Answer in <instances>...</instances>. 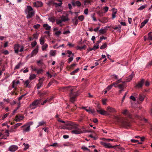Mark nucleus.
Returning <instances> with one entry per match:
<instances>
[{
	"mask_svg": "<svg viewBox=\"0 0 152 152\" xmlns=\"http://www.w3.org/2000/svg\"><path fill=\"white\" fill-rule=\"evenodd\" d=\"M58 121L64 124L62 125V128L68 130L75 129L74 130L72 131V133H81L80 129L77 127V125L74 124L73 122L68 121L65 122L59 119Z\"/></svg>",
	"mask_w": 152,
	"mask_h": 152,
	"instance_id": "nucleus-1",
	"label": "nucleus"
},
{
	"mask_svg": "<svg viewBox=\"0 0 152 152\" xmlns=\"http://www.w3.org/2000/svg\"><path fill=\"white\" fill-rule=\"evenodd\" d=\"M61 91L64 92H66L67 91H70V100L72 102H73L75 100L76 97L77 96V94H74L73 93V88L70 86H67L62 87L61 90Z\"/></svg>",
	"mask_w": 152,
	"mask_h": 152,
	"instance_id": "nucleus-2",
	"label": "nucleus"
},
{
	"mask_svg": "<svg viewBox=\"0 0 152 152\" xmlns=\"http://www.w3.org/2000/svg\"><path fill=\"white\" fill-rule=\"evenodd\" d=\"M118 121L121 122V125L122 126L126 129H128L131 126V124L130 121L126 119L121 120V119L118 117H116Z\"/></svg>",
	"mask_w": 152,
	"mask_h": 152,
	"instance_id": "nucleus-3",
	"label": "nucleus"
},
{
	"mask_svg": "<svg viewBox=\"0 0 152 152\" xmlns=\"http://www.w3.org/2000/svg\"><path fill=\"white\" fill-rule=\"evenodd\" d=\"M25 13L27 15L26 18H32L34 15L35 12L32 8L30 6H27L25 10Z\"/></svg>",
	"mask_w": 152,
	"mask_h": 152,
	"instance_id": "nucleus-4",
	"label": "nucleus"
},
{
	"mask_svg": "<svg viewBox=\"0 0 152 152\" xmlns=\"http://www.w3.org/2000/svg\"><path fill=\"white\" fill-rule=\"evenodd\" d=\"M23 46H20L18 44H15L14 46L15 52L17 54H18L19 52H22L23 50Z\"/></svg>",
	"mask_w": 152,
	"mask_h": 152,
	"instance_id": "nucleus-5",
	"label": "nucleus"
},
{
	"mask_svg": "<svg viewBox=\"0 0 152 152\" xmlns=\"http://www.w3.org/2000/svg\"><path fill=\"white\" fill-rule=\"evenodd\" d=\"M40 102V99H36L34 100L31 104L30 107L31 109H34L37 107L38 105Z\"/></svg>",
	"mask_w": 152,
	"mask_h": 152,
	"instance_id": "nucleus-6",
	"label": "nucleus"
},
{
	"mask_svg": "<svg viewBox=\"0 0 152 152\" xmlns=\"http://www.w3.org/2000/svg\"><path fill=\"white\" fill-rule=\"evenodd\" d=\"M101 145H103L105 147L108 148H113L117 146V145L115 146H113L111 145L110 143H107L103 142H101Z\"/></svg>",
	"mask_w": 152,
	"mask_h": 152,
	"instance_id": "nucleus-7",
	"label": "nucleus"
},
{
	"mask_svg": "<svg viewBox=\"0 0 152 152\" xmlns=\"http://www.w3.org/2000/svg\"><path fill=\"white\" fill-rule=\"evenodd\" d=\"M96 111L99 114L102 115H109V114L107 111L104 110L102 109L100 110H96Z\"/></svg>",
	"mask_w": 152,
	"mask_h": 152,
	"instance_id": "nucleus-8",
	"label": "nucleus"
},
{
	"mask_svg": "<svg viewBox=\"0 0 152 152\" xmlns=\"http://www.w3.org/2000/svg\"><path fill=\"white\" fill-rule=\"evenodd\" d=\"M18 148L17 146L13 145L10 146L9 148V151L11 152H14L16 151Z\"/></svg>",
	"mask_w": 152,
	"mask_h": 152,
	"instance_id": "nucleus-9",
	"label": "nucleus"
},
{
	"mask_svg": "<svg viewBox=\"0 0 152 152\" xmlns=\"http://www.w3.org/2000/svg\"><path fill=\"white\" fill-rule=\"evenodd\" d=\"M44 80V77L40 78L39 79V83L37 85V88L38 89H39L42 87L43 83V82Z\"/></svg>",
	"mask_w": 152,
	"mask_h": 152,
	"instance_id": "nucleus-10",
	"label": "nucleus"
},
{
	"mask_svg": "<svg viewBox=\"0 0 152 152\" xmlns=\"http://www.w3.org/2000/svg\"><path fill=\"white\" fill-rule=\"evenodd\" d=\"M107 112L109 113H114L116 112V111L115 109L110 107H107Z\"/></svg>",
	"mask_w": 152,
	"mask_h": 152,
	"instance_id": "nucleus-11",
	"label": "nucleus"
},
{
	"mask_svg": "<svg viewBox=\"0 0 152 152\" xmlns=\"http://www.w3.org/2000/svg\"><path fill=\"white\" fill-rule=\"evenodd\" d=\"M38 51V48H36L34 50H33L31 54V57H32L33 56L37 54Z\"/></svg>",
	"mask_w": 152,
	"mask_h": 152,
	"instance_id": "nucleus-12",
	"label": "nucleus"
},
{
	"mask_svg": "<svg viewBox=\"0 0 152 152\" xmlns=\"http://www.w3.org/2000/svg\"><path fill=\"white\" fill-rule=\"evenodd\" d=\"M134 75V72H132L131 74L127 77V79L126 80L127 81L129 82L132 79Z\"/></svg>",
	"mask_w": 152,
	"mask_h": 152,
	"instance_id": "nucleus-13",
	"label": "nucleus"
},
{
	"mask_svg": "<svg viewBox=\"0 0 152 152\" xmlns=\"http://www.w3.org/2000/svg\"><path fill=\"white\" fill-rule=\"evenodd\" d=\"M20 83V81L19 80H18L17 81H16L15 80H14L12 82V87L13 88H15L16 86L18 84Z\"/></svg>",
	"mask_w": 152,
	"mask_h": 152,
	"instance_id": "nucleus-14",
	"label": "nucleus"
},
{
	"mask_svg": "<svg viewBox=\"0 0 152 152\" xmlns=\"http://www.w3.org/2000/svg\"><path fill=\"white\" fill-rule=\"evenodd\" d=\"M145 97V96L144 95L142 94H140L139 96L138 99L140 101H142L144 100Z\"/></svg>",
	"mask_w": 152,
	"mask_h": 152,
	"instance_id": "nucleus-15",
	"label": "nucleus"
},
{
	"mask_svg": "<svg viewBox=\"0 0 152 152\" xmlns=\"http://www.w3.org/2000/svg\"><path fill=\"white\" fill-rule=\"evenodd\" d=\"M60 18L63 22H65L69 20V19L67 16L62 15L60 17Z\"/></svg>",
	"mask_w": 152,
	"mask_h": 152,
	"instance_id": "nucleus-16",
	"label": "nucleus"
},
{
	"mask_svg": "<svg viewBox=\"0 0 152 152\" xmlns=\"http://www.w3.org/2000/svg\"><path fill=\"white\" fill-rule=\"evenodd\" d=\"M43 26L44 28L47 30H50L51 28V26L47 24H44Z\"/></svg>",
	"mask_w": 152,
	"mask_h": 152,
	"instance_id": "nucleus-17",
	"label": "nucleus"
},
{
	"mask_svg": "<svg viewBox=\"0 0 152 152\" xmlns=\"http://www.w3.org/2000/svg\"><path fill=\"white\" fill-rule=\"evenodd\" d=\"M42 3L41 2L39 1H37L35 3L34 6L36 7H38L42 6Z\"/></svg>",
	"mask_w": 152,
	"mask_h": 152,
	"instance_id": "nucleus-18",
	"label": "nucleus"
},
{
	"mask_svg": "<svg viewBox=\"0 0 152 152\" xmlns=\"http://www.w3.org/2000/svg\"><path fill=\"white\" fill-rule=\"evenodd\" d=\"M16 121H19L22 120L23 118V117L22 116H16L15 117Z\"/></svg>",
	"mask_w": 152,
	"mask_h": 152,
	"instance_id": "nucleus-19",
	"label": "nucleus"
},
{
	"mask_svg": "<svg viewBox=\"0 0 152 152\" xmlns=\"http://www.w3.org/2000/svg\"><path fill=\"white\" fill-rule=\"evenodd\" d=\"M144 80L143 79H142L138 83V84L136 85V86L139 88L141 87L142 86Z\"/></svg>",
	"mask_w": 152,
	"mask_h": 152,
	"instance_id": "nucleus-20",
	"label": "nucleus"
},
{
	"mask_svg": "<svg viewBox=\"0 0 152 152\" xmlns=\"http://www.w3.org/2000/svg\"><path fill=\"white\" fill-rule=\"evenodd\" d=\"M4 134H0V139H6L7 137L9 136V134H6V136Z\"/></svg>",
	"mask_w": 152,
	"mask_h": 152,
	"instance_id": "nucleus-21",
	"label": "nucleus"
},
{
	"mask_svg": "<svg viewBox=\"0 0 152 152\" xmlns=\"http://www.w3.org/2000/svg\"><path fill=\"white\" fill-rule=\"evenodd\" d=\"M77 18V17H75L72 19L73 24L75 25H77L78 23V20Z\"/></svg>",
	"mask_w": 152,
	"mask_h": 152,
	"instance_id": "nucleus-22",
	"label": "nucleus"
},
{
	"mask_svg": "<svg viewBox=\"0 0 152 152\" xmlns=\"http://www.w3.org/2000/svg\"><path fill=\"white\" fill-rule=\"evenodd\" d=\"M45 38L44 37H41L39 39L40 43L41 45H43L45 42Z\"/></svg>",
	"mask_w": 152,
	"mask_h": 152,
	"instance_id": "nucleus-23",
	"label": "nucleus"
},
{
	"mask_svg": "<svg viewBox=\"0 0 152 152\" xmlns=\"http://www.w3.org/2000/svg\"><path fill=\"white\" fill-rule=\"evenodd\" d=\"M23 83H24V85L25 87H27L28 86L29 84L30 83V81L28 80H27L26 81H23Z\"/></svg>",
	"mask_w": 152,
	"mask_h": 152,
	"instance_id": "nucleus-24",
	"label": "nucleus"
},
{
	"mask_svg": "<svg viewBox=\"0 0 152 152\" xmlns=\"http://www.w3.org/2000/svg\"><path fill=\"white\" fill-rule=\"evenodd\" d=\"M49 20L53 23L56 20L55 18L53 17H51L48 18Z\"/></svg>",
	"mask_w": 152,
	"mask_h": 152,
	"instance_id": "nucleus-25",
	"label": "nucleus"
},
{
	"mask_svg": "<svg viewBox=\"0 0 152 152\" xmlns=\"http://www.w3.org/2000/svg\"><path fill=\"white\" fill-rule=\"evenodd\" d=\"M61 19H56V23L57 25H59L60 26H62L61 23L63 22Z\"/></svg>",
	"mask_w": 152,
	"mask_h": 152,
	"instance_id": "nucleus-26",
	"label": "nucleus"
},
{
	"mask_svg": "<svg viewBox=\"0 0 152 152\" xmlns=\"http://www.w3.org/2000/svg\"><path fill=\"white\" fill-rule=\"evenodd\" d=\"M42 50L44 51L45 50L48 48V45L46 44H44L43 45H42Z\"/></svg>",
	"mask_w": 152,
	"mask_h": 152,
	"instance_id": "nucleus-27",
	"label": "nucleus"
},
{
	"mask_svg": "<svg viewBox=\"0 0 152 152\" xmlns=\"http://www.w3.org/2000/svg\"><path fill=\"white\" fill-rule=\"evenodd\" d=\"M99 32L102 34H104L106 32V30L105 29L101 28L99 31Z\"/></svg>",
	"mask_w": 152,
	"mask_h": 152,
	"instance_id": "nucleus-28",
	"label": "nucleus"
},
{
	"mask_svg": "<svg viewBox=\"0 0 152 152\" xmlns=\"http://www.w3.org/2000/svg\"><path fill=\"white\" fill-rule=\"evenodd\" d=\"M27 126L26 127L23 129L24 132H27L29 131L30 129V127L29 126ZM25 127V126H24Z\"/></svg>",
	"mask_w": 152,
	"mask_h": 152,
	"instance_id": "nucleus-29",
	"label": "nucleus"
},
{
	"mask_svg": "<svg viewBox=\"0 0 152 152\" xmlns=\"http://www.w3.org/2000/svg\"><path fill=\"white\" fill-rule=\"evenodd\" d=\"M50 53L51 56H54L56 55V51L51 50Z\"/></svg>",
	"mask_w": 152,
	"mask_h": 152,
	"instance_id": "nucleus-30",
	"label": "nucleus"
},
{
	"mask_svg": "<svg viewBox=\"0 0 152 152\" xmlns=\"http://www.w3.org/2000/svg\"><path fill=\"white\" fill-rule=\"evenodd\" d=\"M33 124V122L32 121H30V122H29L27 123L25 125L22 126H21V127L22 128L23 127L25 126H29V127H30V126L31 125H32Z\"/></svg>",
	"mask_w": 152,
	"mask_h": 152,
	"instance_id": "nucleus-31",
	"label": "nucleus"
},
{
	"mask_svg": "<svg viewBox=\"0 0 152 152\" xmlns=\"http://www.w3.org/2000/svg\"><path fill=\"white\" fill-rule=\"evenodd\" d=\"M23 145L25 147L24 148V150H26L29 147V145L28 144L24 143L23 144Z\"/></svg>",
	"mask_w": 152,
	"mask_h": 152,
	"instance_id": "nucleus-32",
	"label": "nucleus"
},
{
	"mask_svg": "<svg viewBox=\"0 0 152 152\" xmlns=\"http://www.w3.org/2000/svg\"><path fill=\"white\" fill-rule=\"evenodd\" d=\"M36 77V75L35 74H32L30 75V77H29V79L30 80H31L34 79Z\"/></svg>",
	"mask_w": 152,
	"mask_h": 152,
	"instance_id": "nucleus-33",
	"label": "nucleus"
},
{
	"mask_svg": "<svg viewBox=\"0 0 152 152\" xmlns=\"http://www.w3.org/2000/svg\"><path fill=\"white\" fill-rule=\"evenodd\" d=\"M67 52L68 54H69V55L68 56V57H70V56L71 55H72V56H74V54L71 51L69 50H67Z\"/></svg>",
	"mask_w": 152,
	"mask_h": 152,
	"instance_id": "nucleus-34",
	"label": "nucleus"
},
{
	"mask_svg": "<svg viewBox=\"0 0 152 152\" xmlns=\"http://www.w3.org/2000/svg\"><path fill=\"white\" fill-rule=\"evenodd\" d=\"M86 47V46L85 45H84L82 47H80L79 46H77V50H81L82 49H84Z\"/></svg>",
	"mask_w": 152,
	"mask_h": 152,
	"instance_id": "nucleus-35",
	"label": "nucleus"
},
{
	"mask_svg": "<svg viewBox=\"0 0 152 152\" xmlns=\"http://www.w3.org/2000/svg\"><path fill=\"white\" fill-rule=\"evenodd\" d=\"M152 33L151 32H150L148 34V39L149 40H152V35L151 34Z\"/></svg>",
	"mask_w": 152,
	"mask_h": 152,
	"instance_id": "nucleus-36",
	"label": "nucleus"
},
{
	"mask_svg": "<svg viewBox=\"0 0 152 152\" xmlns=\"http://www.w3.org/2000/svg\"><path fill=\"white\" fill-rule=\"evenodd\" d=\"M50 146H52L54 147H56L58 146V143L57 142H55L53 144H50L49 145Z\"/></svg>",
	"mask_w": 152,
	"mask_h": 152,
	"instance_id": "nucleus-37",
	"label": "nucleus"
},
{
	"mask_svg": "<svg viewBox=\"0 0 152 152\" xmlns=\"http://www.w3.org/2000/svg\"><path fill=\"white\" fill-rule=\"evenodd\" d=\"M79 70V69L78 68L77 69L75 70H74V71L70 73V74L71 75H73L75 73H77L78 70Z\"/></svg>",
	"mask_w": 152,
	"mask_h": 152,
	"instance_id": "nucleus-38",
	"label": "nucleus"
},
{
	"mask_svg": "<svg viewBox=\"0 0 152 152\" xmlns=\"http://www.w3.org/2000/svg\"><path fill=\"white\" fill-rule=\"evenodd\" d=\"M84 18V17L83 15H80L78 17V19L81 21H83Z\"/></svg>",
	"mask_w": 152,
	"mask_h": 152,
	"instance_id": "nucleus-39",
	"label": "nucleus"
},
{
	"mask_svg": "<svg viewBox=\"0 0 152 152\" xmlns=\"http://www.w3.org/2000/svg\"><path fill=\"white\" fill-rule=\"evenodd\" d=\"M107 47V45L106 43H104L103 44V45H102L100 47V49H102L105 48Z\"/></svg>",
	"mask_w": 152,
	"mask_h": 152,
	"instance_id": "nucleus-40",
	"label": "nucleus"
},
{
	"mask_svg": "<svg viewBox=\"0 0 152 152\" xmlns=\"http://www.w3.org/2000/svg\"><path fill=\"white\" fill-rule=\"evenodd\" d=\"M56 81V80H54L52 81H51L50 82L48 85L47 88L49 87L51 85H52V84L54 82H55Z\"/></svg>",
	"mask_w": 152,
	"mask_h": 152,
	"instance_id": "nucleus-41",
	"label": "nucleus"
},
{
	"mask_svg": "<svg viewBox=\"0 0 152 152\" xmlns=\"http://www.w3.org/2000/svg\"><path fill=\"white\" fill-rule=\"evenodd\" d=\"M45 123L43 121H42L41 122H39L38 123V125L37 126V127H39L40 126H41L45 124Z\"/></svg>",
	"mask_w": 152,
	"mask_h": 152,
	"instance_id": "nucleus-42",
	"label": "nucleus"
},
{
	"mask_svg": "<svg viewBox=\"0 0 152 152\" xmlns=\"http://www.w3.org/2000/svg\"><path fill=\"white\" fill-rule=\"evenodd\" d=\"M91 0H85L84 3L85 4L87 5L91 3Z\"/></svg>",
	"mask_w": 152,
	"mask_h": 152,
	"instance_id": "nucleus-43",
	"label": "nucleus"
},
{
	"mask_svg": "<svg viewBox=\"0 0 152 152\" xmlns=\"http://www.w3.org/2000/svg\"><path fill=\"white\" fill-rule=\"evenodd\" d=\"M89 136L93 138L94 140H96L97 138V136H93L92 134H91L89 135Z\"/></svg>",
	"mask_w": 152,
	"mask_h": 152,
	"instance_id": "nucleus-44",
	"label": "nucleus"
},
{
	"mask_svg": "<svg viewBox=\"0 0 152 152\" xmlns=\"http://www.w3.org/2000/svg\"><path fill=\"white\" fill-rule=\"evenodd\" d=\"M145 7V6L144 5H142L138 9V10H142L144 9Z\"/></svg>",
	"mask_w": 152,
	"mask_h": 152,
	"instance_id": "nucleus-45",
	"label": "nucleus"
},
{
	"mask_svg": "<svg viewBox=\"0 0 152 152\" xmlns=\"http://www.w3.org/2000/svg\"><path fill=\"white\" fill-rule=\"evenodd\" d=\"M40 26H41L39 24H37L34 25L33 26V27L35 29H37V28H40Z\"/></svg>",
	"mask_w": 152,
	"mask_h": 152,
	"instance_id": "nucleus-46",
	"label": "nucleus"
},
{
	"mask_svg": "<svg viewBox=\"0 0 152 152\" xmlns=\"http://www.w3.org/2000/svg\"><path fill=\"white\" fill-rule=\"evenodd\" d=\"M95 15V13L92 14L91 15V17L94 21H96V18H95V17H94Z\"/></svg>",
	"mask_w": 152,
	"mask_h": 152,
	"instance_id": "nucleus-47",
	"label": "nucleus"
},
{
	"mask_svg": "<svg viewBox=\"0 0 152 152\" xmlns=\"http://www.w3.org/2000/svg\"><path fill=\"white\" fill-rule=\"evenodd\" d=\"M37 43L36 41L32 42L31 43V45L32 47H34L37 45Z\"/></svg>",
	"mask_w": 152,
	"mask_h": 152,
	"instance_id": "nucleus-48",
	"label": "nucleus"
},
{
	"mask_svg": "<svg viewBox=\"0 0 152 152\" xmlns=\"http://www.w3.org/2000/svg\"><path fill=\"white\" fill-rule=\"evenodd\" d=\"M95 113V111L93 109L92 110H91L90 109V111H89V113H92L93 115H94V114Z\"/></svg>",
	"mask_w": 152,
	"mask_h": 152,
	"instance_id": "nucleus-49",
	"label": "nucleus"
},
{
	"mask_svg": "<svg viewBox=\"0 0 152 152\" xmlns=\"http://www.w3.org/2000/svg\"><path fill=\"white\" fill-rule=\"evenodd\" d=\"M61 33V32L60 31H57L56 32L55 34L56 36L58 37Z\"/></svg>",
	"mask_w": 152,
	"mask_h": 152,
	"instance_id": "nucleus-50",
	"label": "nucleus"
},
{
	"mask_svg": "<svg viewBox=\"0 0 152 152\" xmlns=\"http://www.w3.org/2000/svg\"><path fill=\"white\" fill-rule=\"evenodd\" d=\"M75 4L77 6L79 7L81 5V3L79 1H77L75 2Z\"/></svg>",
	"mask_w": 152,
	"mask_h": 152,
	"instance_id": "nucleus-51",
	"label": "nucleus"
},
{
	"mask_svg": "<svg viewBox=\"0 0 152 152\" xmlns=\"http://www.w3.org/2000/svg\"><path fill=\"white\" fill-rule=\"evenodd\" d=\"M22 124V123H17L15 125L14 127H15V128H16L17 127H18L21 126Z\"/></svg>",
	"mask_w": 152,
	"mask_h": 152,
	"instance_id": "nucleus-52",
	"label": "nucleus"
},
{
	"mask_svg": "<svg viewBox=\"0 0 152 152\" xmlns=\"http://www.w3.org/2000/svg\"><path fill=\"white\" fill-rule=\"evenodd\" d=\"M81 148L82 149H83V150H87L88 151H89V150L86 147H85V146L83 145V146Z\"/></svg>",
	"mask_w": 152,
	"mask_h": 152,
	"instance_id": "nucleus-53",
	"label": "nucleus"
},
{
	"mask_svg": "<svg viewBox=\"0 0 152 152\" xmlns=\"http://www.w3.org/2000/svg\"><path fill=\"white\" fill-rule=\"evenodd\" d=\"M9 113H8L5 114L2 118V119L4 120L5 118H6L7 116L9 115Z\"/></svg>",
	"mask_w": 152,
	"mask_h": 152,
	"instance_id": "nucleus-54",
	"label": "nucleus"
},
{
	"mask_svg": "<svg viewBox=\"0 0 152 152\" xmlns=\"http://www.w3.org/2000/svg\"><path fill=\"white\" fill-rule=\"evenodd\" d=\"M21 64L20 63H18L17 65L15 67V69H17L19 68L20 65Z\"/></svg>",
	"mask_w": 152,
	"mask_h": 152,
	"instance_id": "nucleus-55",
	"label": "nucleus"
},
{
	"mask_svg": "<svg viewBox=\"0 0 152 152\" xmlns=\"http://www.w3.org/2000/svg\"><path fill=\"white\" fill-rule=\"evenodd\" d=\"M54 4L58 6H61L62 4V3L61 2H60L59 3H54Z\"/></svg>",
	"mask_w": 152,
	"mask_h": 152,
	"instance_id": "nucleus-56",
	"label": "nucleus"
},
{
	"mask_svg": "<svg viewBox=\"0 0 152 152\" xmlns=\"http://www.w3.org/2000/svg\"><path fill=\"white\" fill-rule=\"evenodd\" d=\"M73 56H72V57H70L68 59V62L69 63L71 62L73 60Z\"/></svg>",
	"mask_w": 152,
	"mask_h": 152,
	"instance_id": "nucleus-57",
	"label": "nucleus"
},
{
	"mask_svg": "<svg viewBox=\"0 0 152 152\" xmlns=\"http://www.w3.org/2000/svg\"><path fill=\"white\" fill-rule=\"evenodd\" d=\"M128 113V111L126 109L123 111L122 112V113L124 115H126Z\"/></svg>",
	"mask_w": 152,
	"mask_h": 152,
	"instance_id": "nucleus-58",
	"label": "nucleus"
},
{
	"mask_svg": "<svg viewBox=\"0 0 152 152\" xmlns=\"http://www.w3.org/2000/svg\"><path fill=\"white\" fill-rule=\"evenodd\" d=\"M112 87L113 85H109L107 88L106 89L107 91H109L112 88Z\"/></svg>",
	"mask_w": 152,
	"mask_h": 152,
	"instance_id": "nucleus-59",
	"label": "nucleus"
},
{
	"mask_svg": "<svg viewBox=\"0 0 152 152\" xmlns=\"http://www.w3.org/2000/svg\"><path fill=\"white\" fill-rule=\"evenodd\" d=\"M103 9L104 10L105 12H107V11L108 10V9H109V8H108V7H107V6H106V7H104Z\"/></svg>",
	"mask_w": 152,
	"mask_h": 152,
	"instance_id": "nucleus-60",
	"label": "nucleus"
},
{
	"mask_svg": "<svg viewBox=\"0 0 152 152\" xmlns=\"http://www.w3.org/2000/svg\"><path fill=\"white\" fill-rule=\"evenodd\" d=\"M107 100V99H103L102 100V104L104 105L106 104Z\"/></svg>",
	"mask_w": 152,
	"mask_h": 152,
	"instance_id": "nucleus-61",
	"label": "nucleus"
},
{
	"mask_svg": "<svg viewBox=\"0 0 152 152\" xmlns=\"http://www.w3.org/2000/svg\"><path fill=\"white\" fill-rule=\"evenodd\" d=\"M70 33V31L69 30H67L66 31H64L63 32V34H68Z\"/></svg>",
	"mask_w": 152,
	"mask_h": 152,
	"instance_id": "nucleus-62",
	"label": "nucleus"
},
{
	"mask_svg": "<svg viewBox=\"0 0 152 152\" xmlns=\"http://www.w3.org/2000/svg\"><path fill=\"white\" fill-rule=\"evenodd\" d=\"M93 48L94 49V50H95L98 49L99 48V45H94L93 47Z\"/></svg>",
	"mask_w": 152,
	"mask_h": 152,
	"instance_id": "nucleus-63",
	"label": "nucleus"
},
{
	"mask_svg": "<svg viewBox=\"0 0 152 152\" xmlns=\"http://www.w3.org/2000/svg\"><path fill=\"white\" fill-rule=\"evenodd\" d=\"M84 13L87 15L88 14V9H86L84 11Z\"/></svg>",
	"mask_w": 152,
	"mask_h": 152,
	"instance_id": "nucleus-64",
	"label": "nucleus"
}]
</instances>
